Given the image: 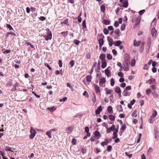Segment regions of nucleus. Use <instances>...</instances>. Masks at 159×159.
Returning a JSON list of instances; mask_svg holds the SVG:
<instances>
[{
	"instance_id": "obj_48",
	"label": "nucleus",
	"mask_w": 159,
	"mask_h": 159,
	"mask_svg": "<svg viewBox=\"0 0 159 159\" xmlns=\"http://www.w3.org/2000/svg\"><path fill=\"white\" fill-rule=\"evenodd\" d=\"M39 20H41V21H43L44 20H45L46 19V18L44 16H40L39 17Z\"/></svg>"
},
{
	"instance_id": "obj_18",
	"label": "nucleus",
	"mask_w": 159,
	"mask_h": 159,
	"mask_svg": "<svg viewBox=\"0 0 159 159\" xmlns=\"http://www.w3.org/2000/svg\"><path fill=\"white\" fill-rule=\"evenodd\" d=\"M108 111L109 113H112L113 111L112 107L111 106H109L107 107Z\"/></svg>"
},
{
	"instance_id": "obj_55",
	"label": "nucleus",
	"mask_w": 159,
	"mask_h": 159,
	"mask_svg": "<svg viewBox=\"0 0 159 159\" xmlns=\"http://www.w3.org/2000/svg\"><path fill=\"white\" fill-rule=\"evenodd\" d=\"M67 99V98L66 97H65L64 98H63L61 99H60V101L61 102H62L63 101V102H64L65 101H66Z\"/></svg>"
},
{
	"instance_id": "obj_63",
	"label": "nucleus",
	"mask_w": 159,
	"mask_h": 159,
	"mask_svg": "<svg viewBox=\"0 0 159 159\" xmlns=\"http://www.w3.org/2000/svg\"><path fill=\"white\" fill-rule=\"evenodd\" d=\"M108 30H113V27L111 26H110L108 27Z\"/></svg>"
},
{
	"instance_id": "obj_6",
	"label": "nucleus",
	"mask_w": 159,
	"mask_h": 159,
	"mask_svg": "<svg viewBox=\"0 0 159 159\" xmlns=\"http://www.w3.org/2000/svg\"><path fill=\"white\" fill-rule=\"evenodd\" d=\"M107 38L109 45L110 46H112L113 42V39L110 37H107Z\"/></svg>"
},
{
	"instance_id": "obj_57",
	"label": "nucleus",
	"mask_w": 159,
	"mask_h": 159,
	"mask_svg": "<svg viewBox=\"0 0 159 159\" xmlns=\"http://www.w3.org/2000/svg\"><path fill=\"white\" fill-rule=\"evenodd\" d=\"M149 67L148 65H147V64H145L144 67H143V69L144 70H146L148 69Z\"/></svg>"
},
{
	"instance_id": "obj_12",
	"label": "nucleus",
	"mask_w": 159,
	"mask_h": 159,
	"mask_svg": "<svg viewBox=\"0 0 159 159\" xmlns=\"http://www.w3.org/2000/svg\"><path fill=\"white\" fill-rule=\"evenodd\" d=\"M73 129V128L72 127L69 126L66 129V131L68 133L70 134L72 132Z\"/></svg>"
},
{
	"instance_id": "obj_43",
	"label": "nucleus",
	"mask_w": 159,
	"mask_h": 159,
	"mask_svg": "<svg viewBox=\"0 0 159 159\" xmlns=\"http://www.w3.org/2000/svg\"><path fill=\"white\" fill-rule=\"evenodd\" d=\"M68 19H66L64 21L61 22V25L62 24H67L68 23Z\"/></svg>"
},
{
	"instance_id": "obj_31",
	"label": "nucleus",
	"mask_w": 159,
	"mask_h": 159,
	"mask_svg": "<svg viewBox=\"0 0 159 159\" xmlns=\"http://www.w3.org/2000/svg\"><path fill=\"white\" fill-rule=\"evenodd\" d=\"M151 90L149 89H147L146 90L145 92L146 94L149 95V94L151 93Z\"/></svg>"
},
{
	"instance_id": "obj_59",
	"label": "nucleus",
	"mask_w": 159,
	"mask_h": 159,
	"mask_svg": "<svg viewBox=\"0 0 159 159\" xmlns=\"http://www.w3.org/2000/svg\"><path fill=\"white\" fill-rule=\"evenodd\" d=\"M112 52H113V54L114 55H116V54H117V52H116V50L115 49H113L112 50Z\"/></svg>"
},
{
	"instance_id": "obj_14",
	"label": "nucleus",
	"mask_w": 159,
	"mask_h": 159,
	"mask_svg": "<svg viewBox=\"0 0 159 159\" xmlns=\"http://www.w3.org/2000/svg\"><path fill=\"white\" fill-rule=\"evenodd\" d=\"M121 43V42L120 40H118L116 42H115L114 43V44L117 46H120Z\"/></svg>"
},
{
	"instance_id": "obj_41",
	"label": "nucleus",
	"mask_w": 159,
	"mask_h": 159,
	"mask_svg": "<svg viewBox=\"0 0 159 159\" xmlns=\"http://www.w3.org/2000/svg\"><path fill=\"white\" fill-rule=\"evenodd\" d=\"M157 114V112L156 111H154L153 113L152 114V116L153 118L155 117Z\"/></svg>"
},
{
	"instance_id": "obj_53",
	"label": "nucleus",
	"mask_w": 159,
	"mask_h": 159,
	"mask_svg": "<svg viewBox=\"0 0 159 159\" xmlns=\"http://www.w3.org/2000/svg\"><path fill=\"white\" fill-rule=\"evenodd\" d=\"M119 23L117 21H116L114 22V26L116 27H117L119 26Z\"/></svg>"
},
{
	"instance_id": "obj_49",
	"label": "nucleus",
	"mask_w": 159,
	"mask_h": 159,
	"mask_svg": "<svg viewBox=\"0 0 159 159\" xmlns=\"http://www.w3.org/2000/svg\"><path fill=\"white\" fill-rule=\"evenodd\" d=\"M115 126L114 125H113L111 126L109 128L111 131H114L115 129Z\"/></svg>"
},
{
	"instance_id": "obj_10",
	"label": "nucleus",
	"mask_w": 159,
	"mask_h": 159,
	"mask_svg": "<svg viewBox=\"0 0 159 159\" xmlns=\"http://www.w3.org/2000/svg\"><path fill=\"white\" fill-rule=\"evenodd\" d=\"M151 33L153 36H156L157 34V31L155 28H153L152 29Z\"/></svg>"
},
{
	"instance_id": "obj_44",
	"label": "nucleus",
	"mask_w": 159,
	"mask_h": 159,
	"mask_svg": "<svg viewBox=\"0 0 159 159\" xmlns=\"http://www.w3.org/2000/svg\"><path fill=\"white\" fill-rule=\"evenodd\" d=\"M112 148V147L111 145H109L107 147V151L109 152L111 151Z\"/></svg>"
},
{
	"instance_id": "obj_1",
	"label": "nucleus",
	"mask_w": 159,
	"mask_h": 159,
	"mask_svg": "<svg viewBox=\"0 0 159 159\" xmlns=\"http://www.w3.org/2000/svg\"><path fill=\"white\" fill-rule=\"evenodd\" d=\"M30 132L31 134L30 135L29 138L30 139H32L35 136L36 134V132L33 129L32 127H31L30 130Z\"/></svg>"
},
{
	"instance_id": "obj_7",
	"label": "nucleus",
	"mask_w": 159,
	"mask_h": 159,
	"mask_svg": "<svg viewBox=\"0 0 159 159\" xmlns=\"http://www.w3.org/2000/svg\"><path fill=\"white\" fill-rule=\"evenodd\" d=\"M102 108L101 106H100L98 107L97 110L95 111V114L96 115H98L100 113V112L102 111Z\"/></svg>"
},
{
	"instance_id": "obj_34",
	"label": "nucleus",
	"mask_w": 159,
	"mask_h": 159,
	"mask_svg": "<svg viewBox=\"0 0 159 159\" xmlns=\"http://www.w3.org/2000/svg\"><path fill=\"white\" fill-rule=\"evenodd\" d=\"M135 60L133 59L132 60L131 62V65L132 66H133L135 65Z\"/></svg>"
},
{
	"instance_id": "obj_27",
	"label": "nucleus",
	"mask_w": 159,
	"mask_h": 159,
	"mask_svg": "<svg viewBox=\"0 0 159 159\" xmlns=\"http://www.w3.org/2000/svg\"><path fill=\"white\" fill-rule=\"evenodd\" d=\"M75 64V61L73 60H71L69 64L71 67H72Z\"/></svg>"
},
{
	"instance_id": "obj_24",
	"label": "nucleus",
	"mask_w": 159,
	"mask_h": 159,
	"mask_svg": "<svg viewBox=\"0 0 159 159\" xmlns=\"http://www.w3.org/2000/svg\"><path fill=\"white\" fill-rule=\"evenodd\" d=\"M52 133L49 130V131H48L46 132V134L47 135L49 138H52V136L51 135V134Z\"/></svg>"
},
{
	"instance_id": "obj_28",
	"label": "nucleus",
	"mask_w": 159,
	"mask_h": 159,
	"mask_svg": "<svg viewBox=\"0 0 159 159\" xmlns=\"http://www.w3.org/2000/svg\"><path fill=\"white\" fill-rule=\"evenodd\" d=\"M152 95L154 98H158L159 95L158 93L156 92H153L152 93Z\"/></svg>"
},
{
	"instance_id": "obj_38",
	"label": "nucleus",
	"mask_w": 159,
	"mask_h": 159,
	"mask_svg": "<svg viewBox=\"0 0 159 159\" xmlns=\"http://www.w3.org/2000/svg\"><path fill=\"white\" fill-rule=\"evenodd\" d=\"M136 113H137V111L136 110H135L132 113V116L133 117H136V116H137V114H136Z\"/></svg>"
},
{
	"instance_id": "obj_21",
	"label": "nucleus",
	"mask_w": 159,
	"mask_h": 159,
	"mask_svg": "<svg viewBox=\"0 0 159 159\" xmlns=\"http://www.w3.org/2000/svg\"><path fill=\"white\" fill-rule=\"evenodd\" d=\"M117 110L119 112L122 111H123L122 106L121 105L117 106Z\"/></svg>"
},
{
	"instance_id": "obj_20",
	"label": "nucleus",
	"mask_w": 159,
	"mask_h": 159,
	"mask_svg": "<svg viewBox=\"0 0 159 159\" xmlns=\"http://www.w3.org/2000/svg\"><path fill=\"white\" fill-rule=\"evenodd\" d=\"M98 42L99 44V45H102L104 43V40L102 38L99 39L98 40Z\"/></svg>"
},
{
	"instance_id": "obj_62",
	"label": "nucleus",
	"mask_w": 159,
	"mask_h": 159,
	"mask_svg": "<svg viewBox=\"0 0 159 159\" xmlns=\"http://www.w3.org/2000/svg\"><path fill=\"white\" fill-rule=\"evenodd\" d=\"M112 92L111 89L108 90L106 92L107 94H111Z\"/></svg>"
},
{
	"instance_id": "obj_13",
	"label": "nucleus",
	"mask_w": 159,
	"mask_h": 159,
	"mask_svg": "<svg viewBox=\"0 0 159 159\" xmlns=\"http://www.w3.org/2000/svg\"><path fill=\"white\" fill-rule=\"evenodd\" d=\"M106 141L102 142L101 143V145L103 147H104L105 145H107L108 143V141L107 139H105Z\"/></svg>"
},
{
	"instance_id": "obj_32",
	"label": "nucleus",
	"mask_w": 159,
	"mask_h": 159,
	"mask_svg": "<svg viewBox=\"0 0 159 159\" xmlns=\"http://www.w3.org/2000/svg\"><path fill=\"white\" fill-rule=\"evenodd\" d=\"M103 32L105 34H107L109 33V30L106 28H105L103 29Z\"/></svg>"
},
{
	"instance_id": "obj_50",
	"label": "nucleus",
	"mask_w": 159,
	"mask_h": 159,
	"mask_svg": "<svg viewBox=\"0 0 159 159\" xmlns=\"http://www.w3.org/2000/svg\"><path fill=\"white\" fill-rule=\"evenodd\" d=\"M7 27L10 30H13V28L9 24H7L6 25Z\"/></svg>"
},
{
	"instance_id": "obj_9",
	"label": "nucleus",
	"mask_w": 159,
	"mask_h": 159,
	"mask_svg": "<svg viewBox=\"0 0 159 159\" xmlns=\"http://www.w3.org/2000/svg\"><path fill=\"white\" fill-rule=\"evenodd\" d=\"M123 94L124 96H129L130 95V93L126 90H124L123 92Z\"/></svg>"
},
{
	"instance_id": "obj_61",
	"label": "nucleus",
	"mask_w": 159,
	"mask_h": 159,
	"mask_svg": "<svg viewBox=\"0 0 159 159\" xmlns=\"http://www.w3.org/2000/svg\"><path fill=\"white\" fill-rule=\"evenodd\" d=\"M135 101V100L134 99L130 101V104L131 105H133L134 104Z\"/></svg>"
},
{
	"instance_id": "obj_47",
	"label": "nucleus",
	"mask_w": 159,
	"mask_h": 159,
	"mask_svg": "<svg viewBox=\"0 0 159 159\" xmlns=\"http://www.w3.org/2000/svg\"><path fill=\"white\" fill-rule=\"evenodd\" d=\"M72 143L73 145H75L76 143V140L75 139H73L72 141Z\"/></svg>"
},
{
	"instance_id": "obj_54",
	"label": "nucleus",
	"mask_w": 159,
	"mask_h": 159,
	"mask_svg": "<svg viewBox=\"0 0 159 159\" xmlns=\"http://www.w3.org/2000/svg\"><path fill=\"white\" fill-rule=\"evenodd\" d=\"M67 32H68L67 31L61 33V34H63L64 36H66L68 34Z\"/></svg>"
},
{
	"instance_id": "obj_16",
	"label": "nucleus",
	"mask_w": 159,
	"mask_h": 159,
	"mask_svg": "<svg viewBox=\"0 0 159 159\" xmlns=\"http://www.w3.org/2000/svg\"><path fill=\"white\" fill-rule=\"evenodd\" d=\"M107 66V62L105 61H102L101 67L102 68H105Z\"/></svg>"
},
{
	"instance_id": "obj_26",
	"label": "nucleus",
	"mask_w": 159,
	"mask_h": 159,
	"mask_svg": "<svg viewBox=\"0 0 159 159\" xmlns=\"http://www.w3.org/2000/svg\"><path fill=\"white\" fill-rule=\"evenodd\" d=\"M103 23L106 25H109L110 24V22L108 20H103Z\"/></svg>"
},
{
	"instance_id": "obj_19",
	"label": "nucleus",
	"mask_w": 159,
	"mask_h": 159,
	"mask_svg": "<svg viewBox=\"0 0 159 159\" xmlns=\"http://www.w3.org/2000/svg\"><path fill=\"white\" fill-rule=\"evenodd\" d=\"M155 80L154 79H150L148 80L147 81L146 83H149L150 84H153V82H154Z\"/></svg>"
},
{
	"instance_id": "obj_8",
	"label": "nucleus",
	"mask_w": 159,
	"mask_h": 159,
	"mask_svg": "<svg viewBox=\"0 0 159 159\" xmlns=\"http://www.w3.org/2000/svg\"><path fill=\"white\" fill-rule=\"evenodd\" d=\"M141 43L140 41H139L136 42V40H134V45L135 46H139L140 45Z\"/></svg>"
},
{
	"instance_id": "obj_29",
	"label": "nucleus",
	"mask_w": 159,
	"mask_h": 159,
	"mask_svg": "<svg viewBox=\"0 0 159 159\" xmlns=\"http://www.w3.org/2000/svg\"><path fill=\"white\" fill-rule=\"evenodd\" d=\"M128 6V2L127 1L125 2L123 4L122 6L124 7H127Z\"/></svg>"
},
{
	"instance_id": "obj_2",
	"label": "nucleus",
	"mask_w": 159,
	"mask_h": 159,
	"mask_svg": "<svg viewBox=\"0 0 159 159\" xmlns=\"http://www.w3.org/2000/svg\"><path fill=\"white\" fill-rule=\"evenodd\" d=\"M52 37V34L51 31L48 33L47 35H45L44 36V38L46 41H48L49 39H51Z\"/></svg>"
},
{
	"instance_id": "obj_42",
	"label": "nucleus",
	"mask_w": 159,
	"mask_h": 159,
	"mask_svg": "<svg viewBox=\"0 0 159 159\" xmlns=\"http://www.w3.org/2000/svg\"><path fill=\"white\" fill-rule=\"evenodd\" d=\"M153 118L152 116H151L148 119V122L150 123H153Z\"/></svg>"
},
{
	"instance_id": "obj_52",
	"label": "nucleus",
	"mask_w": 159,
	"mask_h": 159,
	"mask_svg": "<svg viewBox=\"0 0 159 159\" xmlns=\"http://www.w3.org/2000/svg\"><path fill=\"white\" fill-rule=\"evenodd\" d=\"M145 10H140L139 12V14L140 15H141L144 13L145 12Z\"/></svg>"
},
{
	"instance_id": "obj_23",
	"label": "nucleus",
	"mask_w": 159,
	"mask_h": 159,
	"mask_svg": "<svg viewBox=\"0 0 159 159\" xmlns=\"http://www.w3.org/2000/svg\"><path fill=\"white\" fill-rule=\"evenodd\" d=\"M105 6L104 5H102L101 6V11L102 12H105Z\"/></svg>"
},
{
	"instance_id": "obj_60",
	"label": "nucleus",
	"mask_w": 159,
	"mask_h": 159,
	"mask_svg": "<svg viewBox=\"0 0 159 159\" xmlns=\"http://www.w3.org/2000/svg\"><path fill=\"white\" fill-rule=\"evenodd\" d=\"M117 65L118 66L120 67L121 69H122V65H121V63H120V62H117Z\"/></svg>"
},
{
	"instance_id": "obj_51",
	"label": "nucleus",
	"mask_w": 159,
	"mask_h": 159,
	"mask_svg": "<svg viewBox=\"0 0 159 159\" xmlns=\"http://www.w3.org/2000/svg\"><path fill=\"white\" fill-rule=\"evenodd\" d=\"M48 109H49V110L51 112H52L54 110L56 109V108H55L54 107H52L49 108Z\"/></svg>"
},
{
	"instance_id": "obj_17",
	"label": "nucleus",
	"mask_w": 159,
	"mask_h": 159,
	"mask_svg": "<svg viewBox=\"0 0 159 159\" xmlns=\"http://www.w3.org/2000/svg\"><path fill=\"white\" fill-rule=\"evenodd\" d=\"M92 78V76L91 75H88L86 77V80L88 83H89L91 82Z\"/></svg>"
},
{
	"instance_id": "obj_64",
	"label": "nucleus",
	"mask_w": 159,
	"mask_h": 159,
	"mask_svg": "<svg viewBox=\"0 0 159 159\" xmlns=\"http://www.w3.org/2000/svg\"><path fill=\"white\" fill-rule=\"evenodd\" d=\"M118 75L120 77H122L123 76V74L121 72H120L118 73Z\"/></svg>"
},
{
	"instance_id": "obj_35",
	"label": "nucleus",
	"mask_w": 159,
	"mask_h": 159,
	"mask_svg": "<svg viewBox=\"0 0 159 159\" xmlns=\"http://www.w3.org/2000/svg\"><path fill=\"white\" fill-rule=\"evenodd\" d=\"M118 134H117V133H116V132H113V136L112 137V138L113 139H115L117 137Z\"/></svg>"
},
{
	"instance_id": "obj_58",
	"label": "nucleus",
	"mask_w": 159,
	"mask_h": 159,
	"mask_svg": "<svg viewBox=\"0 0 159 159\" xmlns=\"http://www.w3.org/2000/svg\"><path fill=\"white\" fill-rule=\"evenodd\" d=\"M11 148L9 147H6V148H5V150L7 151H11Z\"/></svg>"
},
{
	"instance_id": "obj_46",
	"label": "nucleus",
	"mask_w": 159,
	"mask_h": 159,
	"mask_svg": "<svg viewBox=\"0 0 159 159\" xmlns=\"http://www.w3.org/2000/svg\"><path fill=\"white\" fill-rule=\"evenodd\" d=\"M74 42L76 45H78L79 44L80 41L79 40L75 39L74 40Z\"/></svg>"
},
{
	"instance_id": "obj_30",
	"label": "nucleus",
	"mask_w": 159,
	"mask_h": 159,
	"mask_svg": "<svg viewBox=\"0 0 159 159\" xmlns=\"http://www.w3.org/2000/svg\"><path fill=\"white\" fill-rule=\"evenodd\" d=\"M126 128V125H123L121 127L120 129L122 130V132H124V130Z\"/></svg>"
},
{
	"instance_id": "obj_22",
	"label": "nucleus",
	"mask_w": 159,
	"mask_h": 159,
	"mask_svg": "<svg viewBox=\"0 0 159 159\" xmlns=\"http://www.w3.org/2000/svg\"><path fill=\"white\" fill-rule=\"evenodd\" d=\"M82 25L83 26V29H84L86 28V20H84L83 21Z\"/></svg>"
},
{
	"instance_id": "obj_11",
	"label": "nucleus",
	"mask_w": 159,
	"mask_h": 159,
	"mask_svg": "<svg viewBox=\"0 0 159 159\" xmlns=\"http://www.w3.org/2000/svg\"><path fill=\"white\" fill-rule=\"evenodd\" d=\"M155 138L156 139H157L159 138V132L157 130L154 131Z\"/></svg>"
},
{
	"instance_id": "obj_56",
	"label": "nucleus",
	"mask_w": 159,
	"mask_h": 159,
	"mask_svg": "<svg viewBox=\"0 0 159 159\" xmlns=\"http://www.w3.org/2000/svg\"><path fill=\"white\" fill-rule=\"evenodd\" d=\"M58 64L60 67H61L62 66V62L61 60H60L58 61Z\"/></svg>"
},
{
	"instance_id": "obj_15",
	"label": "nucleus",
	"mask_w": 159,
	"mask_h": 159,
	"mask_svg": "<svg viewBox=\"0 0 159 159\" xmlns=\"http://www.w3.org/2000/svg\"><path fill=\"white\" fill-rule=\"evenodd\" d=\"M105 55L103 54H100L99 58L100 59L102 60V61H105L104 59L105 58Z\"/></svg>"
},
{
	"instance_id": "obj_3",
	"label": "nucleus",
	"mask_w": 159,
	"mask_h": 159,
	"mask_svg": "<svg viewBox=\"0 0 159 159\" xmlns=\"http://www.w3.org/2000/svg\"><path fill=\"white\" fill-rule=\"evenodd\" d=\"M94 86L95 88L96 93L98 94H99L100 93V87L98 86V85H96L95 84H94Z\"/></svg>"
},
{
	"instance_id": "obj_25",
	"label": "nucleus",
	"mask_w": 159,
	"mask_h": 159,
	"mask_svg": "<svg viewBox=\"0 0 159 159\" xmlns=\"http://www.w3.org/2000/svg\"><path fill=\"white\" fill-rule=\"evenodd\" d=\"M115 91L116 93H121V90L119 87H116V88H115Z\"/></svg>"
},
{
	"instance_id": "obj_45",
	"label": "nucleus",
	"mask_w": 159,
	"mask_h": 159,
	"mask_svg": "<svg viewBox=\"0 0 159 159\" xmlns=\"http://www.w3.org/2000/svg\"><path fill=\"white\" fill-rule=\"evenodd\" d=\"M125 25L124 24H122L121 25V28H120L121 30V31H123L125 29Z\"/></svg>"
},
{
	"instance_id": "obj_40",
	"label": "nucleus",
	"mask_w": 159,
	"mask_h": 159,
	"mask_svg": "<svg viewBox=\"0 0 159 159\" xmlns=\"http://www.w3.org/2000/svg\"><path fill=\"white\" fill-rule=\"evenodd\" d=\"M94 135L96 137H98L100 135V133L98 131H96L94 132Z\"/></svg>"
},
{
	"instance_id": "obj_36",
	"label": "nucleus",
	"mask_w": 159,
	"mask_h": 159,
	"mask_svg": "<svg viewBox=\"0 0 159 159\" xmlns=\"http://www.w3.org/2000/svg\"><path fill=\"white\" fill-rule=\"evenodd\" d=\"M109 119L111 120H114L115 119V117L112 115H110L109 116Z\"/></svg>"
},
{
	"instance_id": "obj_39",
	"label": "nucleus",
	"mask_w": 159,
	"mask_h": 159,
	"mask_svg": "<svg viewBox=\"0 0 159 159\" xmlns=\"http://www.w3.org/2000/svg\"><path fill=\"white\" fill-rule=\"evenodd\" d=\"M107 58L109 60H111L112 59L111 55L110 54H108L107 55Z\"/></svg>"
},
{
	"instance_id": "obj_33",
	"label": "nucleus",
	"mask_w": 159,
	"mask_h": 159,
	"mask_svg": "<svg viewBox=\"0 0 159 159\" xmlns=\"http://www.w3.org/2000/svg\"><path fill=\"white\" fill-rule=\"evenodd\" d=\"M105 73L107 76H108L110 74V71L108 69H106L105 70Z\"/></svg>"
},
{
	"instance_id": "obj_37",
	"label": "nucleus",
	"mask_w": 159,
	"mask_h": 159,
	"mask_svg": "<svg viewBox=\"0 0 159 159\" xmlns=\"http://www.w3.org/2000/svg\"><path fill=\"white\" fill-rule=\"evenodd\" d=\"M115 84V81L113 78H112L111 80V86H113Z\"/></svg>"
},
{
	"instance_id": "obj_5",
	"label": "nucleus",
	"mask_w": 159,
	"mask_h": 159,
	"mask_svg": "<svg viewBox=\"0 0 159 159\" xmlns=\"http://www.w3.org/2000/svg\"><path fill=\"white\" fill-rule=\"evenodd\" d=\"M106 82L105 79L104 77L101 78L99 81V85L100 86H102V84H104Z\"/></svg>"
},
{
	"instance_id": "obj_4",
	"label": "nucleus",
	"mask_w": 159,
	"mask_h": 159,
	"mask_svg": "<svg viewBox=\"0 0 159 159\" xmlns=\"http://www.w3.org/2000/svg\"><path fill=\"white\" fill-rule=\"evenodd\" d=\"M140 19L139 17H137L135 20V24L134 26V28H135L137 26L139 25L140 23Z\"/></svg>"
}]
</instances>
